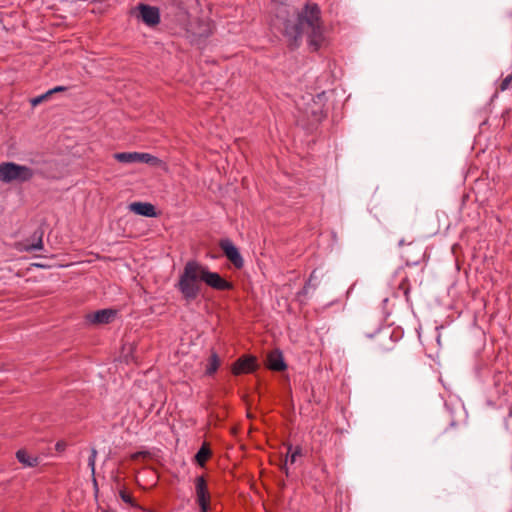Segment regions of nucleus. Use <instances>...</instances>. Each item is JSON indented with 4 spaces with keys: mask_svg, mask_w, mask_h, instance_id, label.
Masks as SVG:
<instances>
[{
    "mask_svg": "<svg viewBox=\"0 0 512 512\" xmlns=\"http://www.w3.org/2000/svg\"><path fill=\"white\" fill-rule=\"evenodd\" d=\"M274 26L281 29L293 46H298V40L306 33L309 44L317 50L323 42V28L320 19V8L317 4L308 3L300 13L287 6L277 8Z\"/></svg>",
    "mask_w": 512,
    "mask_h": 512,
    "instance_id": "1",
    "label": "nucleus"
},
{
    "mask_svg": "<svg viewBox=\"0 0 512 512\" xmlns=\"http://www.w3.org/2000/svg\"><path fill=\"white\" fill-rule=\"evenodd\" d=\"M200 263L196 261H188L179 277L177 287L182 293L184 299L192 301L197 298L200 293Z\"/></svg>",
    "mask_w": 512,
    "mask_h": 512,
    "instance_id": "2",
    "label": "nucleus"
},
{
    "mask_svg": "<svg viewBox=\"0 0 512 512\" xmlns=\"http://www.w3.org/2000/svg\"><path fill=\"white\" fill-rule=\"evenodd\" d=\"M34 176V171L30 167L20 165L14 162L0 163V182H27Z\"/></svg>",
    "mask_w": 512,
    "mask_h": 512,
    "instance_id": "3",
    "label": "nucleus"
},
{
    "mask_svg": "<svg viewBox=\"0 0 512 512\" xmlns=\"http://www.w3.org/2000/svg\"><path fill=\"white\" fill-rule=\"evenodd\" d=\"M200 273H201V281L207 284L209 287L219 290L225 291L230 290L233 285L228 282L224 278L220 276L217 272H211L206 266L200 264Z\"/></svg>",
    "mask_w": 512,
    "mask_h": 512,
    "instance_id": "4",
    "label": "nucleus"
},
{
    "mask_svg": "<svg viewBox=\"0 0 512 512\" xmlns=\"http://www.w3.org/2000/svg\"><path fill=\"white\" fill-rule=\"evenodd\" d=\"M114 158L121 163H146L150 165H157L160 160L149 154V153H140V152H120L115 153Z\"/></svg>",
    "mask_w": 512,
    "mask_h": 512,
    "instance_id": "5",
    "label": "nucleus"
},
{
    "mask_svg": "<svg viewBox=\"0 0 512 512\" xmlns=\"http://www.w3.org/2000/svg\"><path fill=\"white\" fill-rule=\"evenodd\" d=\"M135 10L138 11L137 17L148 27H155L161 21L160 10L157 7L140 3Z\"/></svg>",
    "mask_w": 512,
    "mask_h": 512,
    "instance_id": "6",
    "label": "nucleus"
},
{
    "mask_svg": "<svg viewBox=\"0 0 512 512\" xmlns=\"http://www.w3.org/2000/svg\"><path fill=\"white\" fill-rule=\"evenodd\" d=\"M220 247L224 252L225 256L233 263L236 268H242L244 260L238 250V248L228 239L222 240Z\"/></svg>",
    "mask_w": 512,
    "mask_h": 512,
    "instance_id": "7",
    "label": "nucleus"
},
{
    "mask_svg": "<svg viewBox=\"0 0 512 512\" xmlns=\"http://www.w3.org/2000/svg\"><path fill=\"white\" fill-rule=\"evenodd\" d=\"M195 489H196L197 502H198L202 512H206L208 509V502H209L210 495L208 492L206 480L203 476H198L196 478Z\"/></svg>",
    "mask_w": 512,
    "mask_h": 512,
    "instance_id": "8",
    "label": "nucleus"
},
{
    "mask_svg": "<svg viewBox=\"0 0 512 512\" xmlns=\"http://www.w3.org/2000/svg\"><path fill=\"white\" fill-rule=\"evenodd\" d=\"M257 367L256 358L253 356L240 357L232 366L234 375L246 374L253 372Z\"/></svg>",
    "mask_w": 512,
    "mask_h": 512,
    "instance_id": "9",
    "label": "nucleus"
},
{
    "mask_svg": "<svg viewBox=\"0 0 512 512\" xmlns=\"http://www.w3.org/2000/svg\"><path fill=\"white\" fill-rule=\"evenodd\" d=\"M116 311L113 309L98 310L87 316L89 322L94 324H108L113 321Z\"/></svg>",
    "mask_w": 512,
    "mask_h": 512,
    "instance_id": "10",
    "label": "nucleus"
},
{
    "mask_svg": "<svg viewBox=\"0 0 512 512\" xmlns=\"http://www.w3.org/2000/svg\"><path fill=\"white\" fill-rule=\"evenodd\" d=\"M129 210L137 215L149 218L157 216L155 206L148 202H133L129 205Z\"/></svg>",
    "mask_w": 512,
    "mask_h": 512,
    "instance_id": "11",
    "label": "nucleus"
},
{
    "mask_svg": "<svg viewBox=\"0 0 512 512\" xmlns=\"http://www.w3.org/2000/svg\"><path fill=\"white\" fill-rule=\"evenodd\" d=\"M268 367L274 371H282L286 368L281 352L273 351L268 355Z\"/></svg>",
    "mask_w": 512,
    "mask_h": 512,
    "instance_id": "12",
    "label": "nucleus"
},
{
    "mask_svg": "<svg viewBox=\"0 0 512 512\" xmlns=\"http://www.w3.org/2000/svg\"><path fill=\"white\" fill-rule=\"evenodd\" d=\"M16 458L25 467H35L39 463V458L38 457L30 455L24 449H19L16 452Z\"/></svg>",
    "mask_w": 512,
    "mask_h": 512,
    "instance_id": "13",
    "label": "nucleus"
},
{
    "mask_svg": "<svg viewBox=\"0 0 512 512\" xmlns=\"http://www.w3.org/2000/svg\"><path fill=\"white\" fill-rule=\"evenodd\" d=\"M301 455H302L301 447L297 446V447L293 448L292 445L288 446L287 457H286L285 463H284V465L282 467V469L285 470L286 474H288L287 462L289 461L291 464H293V463L296 462L297 457H299Z\"/></svg>",
    "mask_w": 512,
    "mask_h": 512,
    "instance_id": "14",
    "label": "nucleus"
},
{
    "mask_svg": "<svg viewBox=\"0 0 512 512\" xmlns=\"http://www.w3.org/2000/svg\"><path fill=\"white\" fill-rule=\"evenodd\" d=\"M210 456H211L210 449L206 446V444H203L195 455V461L200 466L203 467L205 465V462L209 459Z\"/></svg>",
    "mask_w": 512,
    "mask_h": 512,
    "instance_id": "15",
    "label": "nucleus"
},
{
    "mask_svg": "<svg viewBox=\"0 0 512 512\" xmlns=\"http://www.w3.org/2000/svg\"><path fill=\"white\" fill-rule=\"evenodd\" d=\"M219 365H220V360L218 358V355L215 352H213L209 358V362L206 367V374L207 375L214 374L217 371Z\"/></svg>",
    "mask_w": 512,
    "mask_h": 512,
    "instance_id": "16",
    "label": "nucleus"
},
{
    "mask_svg": "<svg viewBox=\"0 0 512 512\" xmlns=\"http://www.w3.org/2000/svg\"><path fill=\"white\" fill-rule=\"evenodd\" d=\"M316 279H317L316 271H313L311 273V275H310L309 280L306 282V284L304 285L302 290L298 293V296L299 297L300 296H304V297L307 296V294L309 293L310 287H312V288L316 287V285L312 283L313 281H316Z\"/></svg>",
    "mask_w": 512,
    "mask_h": 512,
    "instance_id": "17",
    "label": "nucleus"
},
{
    "mask_svg": "<svg viewBox=\"0 0 512 512\" xmlns=\"http://www.w3.org/2000/svg\"><path fill=\"white\" fill-rule=\"evenodd\" d=\"M97 450L95 448L91 449V454L88 458V466L91 469L92 475L95 474V464H96Z\"/></svg>",
    "mask_w": 512,
    "mask_h": 512,
    "instance_id": "18",
    "label": "nucleus"
},
{
    "mask_svg": "<svg viewBox=\"0 0 512 512\" xmlns=\"http://www.w3.org/2000/svg\"><path fill=\"white\" fill-rule=\"evenodd\" d=\"M510 87H512V74L506 76L501 84H500V90L501 91H505L507 89H509Z\"/></svg>",
    "mask_w": 512,
    "mask_h": 512,
    "instance_id": "19",
    "label": "nucleus"
},
{
    "mask_svg": "<svg viewBox=\"0 0 512 512\" xmlns=\"http://www.w3.org/2000/svg\"><path fill=\"white\" fill-rule=\"evenodd\" d=\"M120 498L127 504L131 505V506H135L134 504V500H133V497L127 493L125 490H121L120 493Z\"/></svg>",
    "mask_w": 512,
    "mask_h": 512,
    "instance_id": "20",
    "label": "nucleus"
},
{
    "mask_svg": "<svg viewBox=\"0 0 512 512\" xmlns=\"http://www.w3.org/2000/svg\"><path fill=\"white\" fill-rule=\"evenodd\" d=\"M48 97H49V93L46 92L43 95L33 98L31 100V104H32V106H37L38 104H40L43 100H45Z\"/></svg>",
    "mask_w": 512,
    "mask_h": 512,
    "instance_id": "21",
    "label": "nucleus"
},
{
    "mask_svg": "<svg viewBox=\"0 0 512 512\" xmlns=\"http://www.w3.org/2000/svg\"><path fill=\"white\" fill-rule=\"evenodd\" d=\"M42 247H43V244H42V240L40 238L37 243L32 244L28 249L33 251V250H40V249H42Z\"/></svg>",
    "mask_w": 512,
    "mask_h": 512,
    "instance_id": "22",
    "label": "nucleus"
},
{
    "mask_svg": "<svg viewBox=\"0 0 512 512\" xmlns=\"http://www.w3.org/2000/svg\"><path fill=\"white\" fill-rule=\"evenodd\" d=\"M66 88L63 87V86H57L49 91H47V93H49V96L55 92H59V91H64Z\"/></svg>",
    "mask_w": 512,
    "mask_h": 512,
    "instance_id": "23",
    "label": "nucleus"
},
{
    "mask_svg": "<svg viewBox=\"0 0 512 512\" xmlns=\"http://www.w3.org/2000/svg\"><path fill=\"white\" fill-rule=\"evenodd\" d=\"M436 330H437V342L440 344V337H441V335L439 333V328L437 327Z\"/></svg>",
    "mask_w": 512,
    "mask_h": 512,
    "instance_id": "24",
    "label": "nucleus"
},
{
    "mask_svg": "<svg viewBox=\"0 0 512 512\" xmlns=\"http://www.w3.org/2000/svg\"><path fill=\"white\" fill-rule=\"evenodd\" d=\"M408 293H409V288L406 287L405 290H404V294H405L406 297L408 296Z\"/></svg>",
    "mask_w": 512,
    "mask_h": 512,
    "instance_id": "25",
    "label": "nucleus"
},
{
    "mask_svg": "<svg viewBox=\"0 0 512 512\" xmlns=\"http://www.w3.org/2000/svg\"><path fill=\"white\" fill-rule=\"evenodd\" d=\"M56 449H57V450L62 449V446H61V444H60V443H57V444H56Z\"/></svg>",
    "mask_w": 512,
    "mask_h": 512,
    "instance_id": "26",
    "label": "nucleus"
},
{
    "mask_svg": "<svg viewBox=\"0 0 512 512\" xmlns=\"http://www.w3.org/2000/svg\"><path fill=\"white\" fill-rule=\"evenodd\" d=\"M405 282H406V279H404V280H403V282L401 283V285H400V286H401V287H404Z\"/></svg>",
    "mask_w": 512,
    "mask_h": 512,
    "instance_id": "27",
    "label": "nucleus"
},
{
    "mask_svg": "<svg viewBox=\"0 0 512 512\" xmlns=\"http://www.w3.org/2000/svg\"><path fill=\"white\" fill-rule=\"evenodd\" d=\"M403 243H404V241H403V240H401V241L399 242V245L401 246V245H403Z\"/></svg>",
    "mask_w": 512,
    "mask_h": 512,
    "instance_id": "28",
    "label": "nucleus"
}]
</instances>
